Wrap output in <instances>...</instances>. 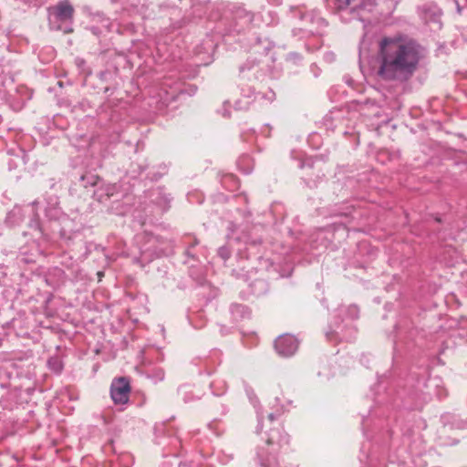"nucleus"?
I'll use <instances>...</instances> for the list:
<instances>
[{
    "mask_svg": "<svg viewBox=\"0 0 467 467\" xmlns=\"http://www.w3.org/2000/svg\"><path fill=\"white\" fill-rule=\"evenodd\" d=\"M423 56V48L413 39L383 37L379 43L378 75L385 80L407 81L417 71Z\"/></svg>",
    "mask_w": 467,
    "mask_h": 467,
    "instance_id": "nucleus-1",
    "label": "nucleus"
},
{
    "mask_svg": "<svg viewBox=\"0 0 467 467\" xmlns=\"http://www.w3.org/2000/svg\"><path fill=\"white\" fill-rule=\"evenodd\" d=\"M258 433L261 435V439L265 442L266 445L270 446L269 452L265 451L263 447H259L257 455L264 467H276L275 459H270L268 454H274L278 451L279 448L283 444L288 443V438L286 435L281 433L280 429H273L269 433L261 432L259 429Z\"/></svg>",
    "mask_w": 467,
    "mask_h": 467,
    "instance_id": "nucleus-2",
    "label": "nucleus"
},
{
    "mask_svg": "<svg viewBox=\"0 0 467 467\" xmlns=\"http://www.w3.org/2000/svg\"><path fill=\"white\" fill-rule=\"evenodd\" d=\"M130 393V380L125 377L115 379L110 385V397L116 405L128 403Z\"/></svg>",
    "mask_w": 467,
    "mask_h": 467,
    "instance_id": "nucleus-3",
    "label": "nucleus"
},
{
    "mask_svg": "<svg viewBox=\"0 0 467 467\" xmlns=\"http://www.w3.org/2000/svg\"><path fill=\"white\" fill-rule=\"evenodd\" d=\"M49 20L54 16L58 22H69L73 21L74 7L68 0H63L58 2L55 6L48 8Z\"/></svg>",
    "mask_w": 467,
    "mask_h": 467,
    "instance_id": "nucleus-4",
    "label": "nucleus"
},
{
    "mask_svg": "<svg viewBox=\"0 0 467 467\" xmlns=\"http://www.w3.org/2000/svg\"><path fill=\"white\" fill-rule=\"evenodd\" d=\"M298 345V340L292 335L280 336L275 342V350L283 357H289L295 354Z\"/></svg>",
    "mask_w": 467,
    "mask_h": 467,
    "instance_id": "nucleus-5",
    "label": "nucleus"
},
{
    "mask_svg": "<svg viewBox=\"0 0 467 467\" xmlns=\"http://www.w3.org/2000/svg\"><path fill=\"white\" fill-rule=\"evenodd\" d=\"M328 5L336 11L347 9L354 0H327Z\"/></svg>",
    "mask_w": 467,
    "mask_h": 467,
    "instance_id": "nucleus-6",
    "label": "nucleus"
},
{
    "mask_svg": "<svg viewBox=\"0 0 467 467\" xmlns=\"http://www.w3.org/2000/svg\"><path fill=\"white\" fill-rule=\"evenodd\" d=\"M304 20L306 21H309L310 23H316L317 25H323L324 24V21L319 18V17H315L313 15L311 14H306L303 16L302 17Z\"/></svg>",
    "mask_w": 467,
    "mask_h": 467,
    "instance_id": "nucleus-7",
    "label": "nucleus"
},
{
    "mask_svg": "<svg viewBox=\"0 0 467 467\" xmlns=\"http://www.w3.org/2000/svg\"><path fill=\"white\" fill-rule=\"evenodd\" d=\"M219 253L223 259H227L229 257V253L225 248H221Z\"/></svg>",
    "mask_w": 467,
    "mask_h": 467,
    "instance_id": "nucleus-8",
    "label": "nucleus"
},
{
    "mask_svg": "<svg viewBox=\"0 0 467 467\" xmlns=\"http://www.w3.org/2000/svg\"><path fill=\"white\" fill-rule=\"evenodd\" d=\"M374 3H375V0H363L364 5H374Z\"/></svg>",
    "mask_w": 467,
    "mask_h": 467,
    "instance_id": "nucleus-9",
    "label": "nucleus"
},
{
    "mask_svg": "<svg viewBox=\"0 0 467 467\" xmlns=\"http://www.w3.org/2000/svg\"><path fill=\"white\" fill-rule=\"evenodd\" d=\"M113 190H114V186L109 187V189L107 190V195L108 196L113 195Z\"/></svg>",
    "mask_w": 467,
    "mask_h": 467,
    "instance_id": "nucleus-10",
    "label": "nucleus"
},
{
    "mask_svg": "<svg viewBox=\"0 0 467 467\" xmlns=\"http://www.w3.org/2000/svg\"><path fill=\"white\" fill-rule=\"evenodd\" d=\"M303 29L308 33H314V29L312 27L306 26Z\"/></svg>",
    "mask_w": 467,
    "mask_h": 467,
    "instance_id": "nucleus-11",
    "label": "nucleus"
},
{
    "mask_svg": "<svg viewBox=\"0 0 467 467\" xmlns=\"http://www.w3.org/2000/svg\"><path fill=\"white\" fill-rule=\"evenodd\" d=\"M274 419H275V415H274L273 413H270V414L268 415V420H269L270 422H273Z\"/></svg>",
    "mask_w": 467,
    "mask_h": 467,
    "instance_id": "nucleus-12",
    "label": "nucleus"
},
{
    "mask_svg": "<svg viewBox=\"0 0 467 467\" xmlns=\"http://www.w3.org/2000/svg\"><path fill=\"white\" fill-rule=\"evenodd\" d=\"M95 179H96V178H95L94 176H91L90 183H91L92 185H96V180H95Z\"/></svg>",
    "mask_w": 467,
    "mask_h": 467,
    "instance_id": "nucleus-13",
    "label": "nucleus"
},
{
    "mask_svg": "<svg viewBox=\"0 0 467 467\" xmlns=\"http://www.w3.org/2000/svg\"><path fill=\"white\" fill-rule=\"evenodd\" d=\"M65 32L66 33H70V32H72V29L71 28L66 29Z\"/></svg>",
    "mask_w": 467,
    "mask_h": 467,
    "instance_id": "nucleus-14",
    "label": "nucleus"
},
{
    "mask_svg": "<svg viewBox=\"0 0 467 467\" xmlns=\"http://www.w3.org/2000/svg\"><path fill=\"white\" fill-rule=\"evenodd\" d=\"M457 9H458V12L461 13V7L458 4H457Z\"/></svg>",
    "mask_w": 467,
    "mask_h": 467,
    "instance_id": "nucleus-15",
    "label": "nucleus"
}]
</instances>
